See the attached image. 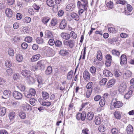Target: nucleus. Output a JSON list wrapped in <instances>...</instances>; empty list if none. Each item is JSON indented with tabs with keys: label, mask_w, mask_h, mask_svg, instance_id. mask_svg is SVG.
<instances>
[{
	"label": "nucleus",
	"mask_w": 134,
	"mask_h": 134,
	"mask_svg": "<svg viewBox=\"0 0 134 134\" xmlns=\"http://www.w3.org/2000/svg\"><path fill=\"white\" fill-rule=\"evenodd\" d=\"M112 97L115 96V98H113L111 101V104H113L114 107L116 108H119L121 107L123 105V103L122 102L118 101L116 97L117 96V93L116 91H114L112 93Z\"/></svg>",
	"instance_id": "1"
},
{
	"label": "nucleus",
	"mask_w": 134,
	"mask_h": 134,
	"mask_svg": "<svg viewBox=\"0 0 134 134\" xmlns=\"http://www.w3.org/2000/svg\"><path fill=\"white\" fill-rule=\"evenodd\" d=\"M77 6L79 9V15L82 14L83 12V9L86 10L88 7V3H83L82 4L80 1H78L77 2Z\"/></svg>",
	"instance_id": "2"
},
{
	"label": "nucleus",
	"mask_w": 134,
	"mask_h": 134,
	"mask_svg": "<svg viewBox=\"0 0 134 134\" xmlns=\"http://www.w3.org/2000/svg\"><path fill=\"white\" fill-rule=\"evenodd\" d=\"M63 44L65 48L68 49H72L75 45V41L71 40H64Z\"/></svg>",
	"instance_id": "3"
},
{
	"label": "nucleus",
	"mask_w": 134,
	"mask_h": 134,
	"mask_svg": "<svg viewBox=\"0 0 134 134\" xmlns=\"http://www.w3.org/2000/svg\"><path fill=\"white\" fill-rule=\"evenodd\" d=\"M46 62V60H42L38 61L37 64V67L34 66L33 68V69L34 71L37 70L38 69L41 70L44 69L45 67Z\"/></svg>",
	"instance_id": "4"
},
{
	"label": "nucleus",
	"mask_w": 134,
	"mask_h": 134,
	"mask_svg": "<svg viewBox=\"0 0 134 134\" xmlns=\"http://www.w3.org/2000/svg\"><path fill=\"white\" fill-rule=\"evenodd\" d=\"M127 88L126 83L125 82L122 83L120 84L119 91L121 93H122L126 90Z\"/></svg>",
	"instance_id": "5"
},
{
	"label": "nucleus",
	"mask_w": 134,
	"mask_h": 134,
	"mask_svg": "<svg viewBox=\"0 0 134 134\" xmlns=\"http://www.w3.org/2000/svg\"><path fill=\"white\" fill-rule=\"evenodd\" d=\"M132 10V6L130 4H128L126 6V8H125V13L127 15H130L131 14V12Z\"/></svg>",
	"instance_id": "6"
},
{
	"label": "nucleus",
	"mask_w": 134,
	"mask_h": 134,
	"mask_svg": "<svg viewBox=\"0 0 134 134\" xmlns=\"http://www.w3.org/2000/svg\"><path fill=\"white\" fill-rule=\"evenodd\" d=\"M21 109L22 110H24L26 111H27L31 109L30 105L27 103L23 104L21 106Z\"/></svg>",
	"instance_id": "7"
},
{
	"label": "nucleus",
	"mask_w": 134,
	"mask_h": 134,
	"mask_svg": "<svg viewBox=\"0 0 134 134\" xmlns=\"http://www.w3.org/2000/svg\"><path fill=\"white\" fill-rule=\"evenodd\" d=\"M121 65H125L127 63V59L126 55L122 54L120 58Z\"/></svg>",
	"instance_id": "8"
},
{
	"label": "nucleus",
	"mask_w": 134,
	"mask_h": 134,
	"mask_svg": "<svg viewBox=\"0 0 134 134\" xmlns=\"http://www.w3.org/2000/svg\"><path fill=\"white\" fill-rule=\"evenodd\" d=\"M21 74L23 76L26 77V78L32 75L30 71L26 70H23L21 72Z\"/></svg>",
	"instance_id": "9"
},
{
	"label": "nucleus",
	"mask_w": 134,
	"mask_h": 134,
	"mask_svg": "<svg viewBox=\"0 0 134 134\" xmlns=\"http://www.w3.org/2000/svg\"><path fill=\"white\" fill-rule=\"evenodd\" d=\"M75 5L73 3H70L66 6V10L68 11H71L74 10Z\"/></svg>",
	"instance_id": "10"
},
{
	"label": "nucleus",
	"mask_w": 134,
	"mask_h": 134,
	"mask_svg": "<svg viewBox=\"0 0 134 134\" xmlns=\"http://www.w3.org/2000/svg\"><path fill=\"white\" fill-rule=\"evenodd\" d=\"M132 73L130 71H127L124 72L123 74V77L125 79H127L131 77Z\"/></svg>",
	"instance_id": "11"
},
{
	"label": "nucleus",
	"mask_w": 134,
	"mask_h": 134,
	"mask_svg": "<svg viewBox=\"0 0 134 134\" xmlns=\"http://www.w3.org/2000/svg\"><path fill=\"white\" fill-rule=\"evenodd\" d=\"M6 16L9 18L12 17L13 15V12L11 9L7 8L6 9L5 11Z\"/></svg>",
	"instance_id": "12"
},
{
	"label": "nucleus",
	"mask_w": 134,
	"mask_h": 134,
	"mask_svg": "<svg viewBox=\"0 0 134 134\" xmlns=\"http://www.w3.org/2000/svg\"><path fill=\"white\" fill-rule=\"evenodd\" d=\"M83 77L84 79L86 80H88L90 78V74L87 70L84 71L83 74Z\"/></svg>",
	"instance_id": "13"
},
{
	"label": "nucleus",
	"mask_w": 134,
	"mask_h": 134,
	"mask_svg": "<svg viewBox=\"0 0 134 134\" xmlns=\"http://www.w3.org/2000/svg\"><path fill=\"white\" fill-rule=\"evenodd\" d=\"M67 24L66 21L64 19L62 20L61 22L59 25V27L60 29H63L66 26Z\"/></svg>",
	"instance_id": "14"
},
{
	"label": "nucleus",
	"mask_w": 134,
	"mask_h": 134,
	"mask_svg": "<svg viewBox=\"0 0 134 134\" xmlns=\"http://www.w3.org/2000/svg\"><path fill=\"white\" fill-rule=\"evenodd\" d=\"M60 35L63 38L66 40H68L70 37V35L66 33H62Z\"/></svg>",
	"instance_id": "15"
},
{
	"label": "nucleus",
	"mask_w": 134,
	"mask_h": 134,
	"mask_svg": "<svg viewBox=\"0 0 134 134\" xmlns=\"http://www.w3.org/2000/svg\"><path fill=\"white\" fill-rule=\"evenodd\" d=\"M99 61L97 59H94L93 62V64L98 66H102L104 62L102 61L101 62Z\"/></svg>",
	"instance_id": "16"
},
{
	"label": "nucleus",
	"mask_w": 134,
	"mask_h": 134,
	"mask_svg": "<svg viewBox=\"0 0 134 134\" xmlns=\"http://www.w3.org/2000/svg\"><path fill=\"white\" fill-rule=\"evenodd\" d=\"M126 131L128 134H132L133 131L132 126L129 125L126 127Z\"/></svg>",
	"instance_id": "17"
},
{
	"label": "nucleus",
	"mask_w": 134,
	"mask_h": 134,
	"mask_svg": "<svg viewBox=\"0 0 134 134\" xmlns=\"http://www.w3.org/2000/svg\"><path fill=\"white\" fill-rule=\"evenodd\" d=\"M69 53L67 50L64 49H61L59 51V54L62 56L66 55L69 54Z\"/></svg>",
	"instance_id": "18"
},
{
	"label": "nucleus",
	"mask_w": 134,
	"mask_h": 134,
	"mask_svg": "<svg viewBox=\"0 0 134 134\" xmlns=\"http://www.w3.org/2000/svg\"><path fill=\"white\" fill-rule=\"evenodd\" d=\"M115 80L114 79L110 80L107 83V87L108 88L111 87L114 84Z\"/></svg>",
	"instance_id": "19"
},
{
	"label": "nucleus",
	"mask_w": 134,
	"mask_h": 134,
	"mask_svg": "<svg viewBox=\"0 0 134 134\" xmlns=\"http://www.w3.org/2000/svg\"><path fill=\"white\" fill-rule=\"evenodd\" d=\"M70 16L73 19L78 21L79 19V17L77 14L75 13H71Z\"/></svg>",
	"instance_id": "20"
},
{
	"label": "nucleus",
	"mask_w": 134,
	"mask_h": 134,
	"mask_svg": "<svg viewBox=\"0 0 134 134\" xmlns=\"http://www.w3.org/2000/svg\"><path fill=\"white\" fill-rule=\"evenodd\" d=\"M104 75L106 77H111L112 76V73L109 70L105 69L104 70L103 72Z\"/></svg>",
	"instance_id": "21"
},
{
	"label": "nucleus",
	"mask_w": 134,
	"mask_h": 134,
	"mask_svg": "<svg viewBox=\"0 0 134 134\" xmlns=\"http://www.w3.org/2000/svg\"><path fill=\"white\" fill-rule=\"evenodd\" d=\"M50 19V18L47 16L43 17L42 18V21L44 24L47 25Z\"/></svg>",
	"instance_id": "22"
},
{
	"label": "nucleus",
	"mask_w": 134,
	"mask_h": 134,
	"mask_svg": "<svg viewBox=\"0 0 134 134\" xmlns=\"http://www.w3.org/2000/svg\"><path fill=\"white\" fill-rule=\"evenodd\" d=\"M53 37L52 33L50 31H47L45 32L44 37L45 38H49Z\"/></svg>",
	"instance_id": "23"
},
{
	"label": "nucleus",
	"mask_w": 134,
	"mask_h": 134,
	"mask_svg": "<svg viewBox=\"0 0 134 134\" xmlns=\"http://www.w3.org/2000/svg\"><path fill=\"white\" fill-rule=\"evenodd\" d=\"M103 57L101 52L100 51H98L97 53V59L99 61H101Z\"/></svg>",
	"instance_id": "24"
},
{
	"label": "nucleus",
	"mask_w": 134,
	"mask_h": 134,
	"mask_svg": "<svg viewBox=\"0 0 134 134\" xmlns=\"http://www.w3.org/2000/svg\"><path fill=\"white\" fill-rule=\"evenodd\" d=\"M41 57L40 54L35 55L33 56L31 58V61L32 62H34L38 60Z\"/></svg>",
	"instance_id": "25"
},
{
	"label": "nucleus",
	"mask_w": 134,
	"mask_h": 134,
	"mask_svg": "<svg viewBox=\"0 0 134 134\" xmlns=\"http://www.w3.org/2000/svg\"><path fill=\"white\" fill-rule=\"evenodd\" d=\"M31 75L27 78V81L30 84H33L35 81V79L31 76Z\"/></svg>",
	"instance_id": "26"
},
{
	"label": "nucleus",
	"mask_w": 134,
	"mask_h": 134,
	"mask_svg": "<svg viewBox=\"0 0 134 134\" xmlns=\"http://www.w3.org/2000/svg\"><path fill=\"white\" fill-rule=\"evenodd\" d=\"M108 41L110 43L115 44V43L118 42V40L117 38L114 37L112 38L109 39Z\"/></svg>",
	"instance_id": "27"
},
{
	"label": "nucleus",
	"mask_w": 134,
	"mask_h": 134,
	"mask_svg": "<svg viewBox=\"0 0 134 134\" xmlns=\"http://www.w3.org/2000/svg\"><path fill=\"white\" fill-rule=\"evenodd\" d=\"M42 95L43 98L45 100H46L49 97V94L46 92H43L42 93Z\"/></svg>",
	"instance_id": "28"
},
{
	"label": "nucleus",
	"mask_w": 134,
	"mask_h": 134,
	"mask_svg": "<svg viewBox=\"0 0 134 134\" xmlns=\"http://www.w3.org/2000/svg\"><path fill=\"white\" fill-rule=\"evenodd\" d=\"M6 112V109L4 107L0 108V116H1L4 115Z\"/></svg>",
	"instance_id": "29"
},
{
	"label": "nucleus",
	"mask_w": 134,
	"mask_h": 134,
	"mask_svg": "<svg viewBox=\"0 0 134 134\" xmlns=\"http://www.w3.org/2000/svg\"><path fill=\"white\" fill-rule=\"evenodd\" d=\"M57 23V20L56 18H53L52 19L51 23L50 25L51 26H54Z\"/></svg>",
	"instance_id": "30"
},
{
	"label": "nucleus",
	"mask_w": 134,
	"mask_h": 134,
	"mask_svg": "<svg viewBox=\"0 0 134 134\" xmlns=\"http://www.w3.org/2000/svg\"><path fill=\"white\" fill-rule=\"evenodd\" d=\"M55 47L60 48L62 46L63 44L61 41L59 40L56 41L55 42Z\"/></svg>",
	"instance_id": "31"
},
{
	"label": "nucleus",
	"mask_w": 134,
	"mask_h": 134,
	"mask_svg": "<svg viewBox=\"0 0 134 134\" xmlns=\"http://www.w3.org/2000/svg\"><path fill=\"white\" fill-rule=\"evenodd\" d=\"M52 71V67L51 66H49L47 67L45 72L46 74L47 75H49L51 73Z\"/></svg>",
	"instance_id": "32"
},
{
	"label": "nucleus",
	"mask_w": 134,
	"mask_h": 134,
	"mask_svg": "<svg viewBox=\"0 0 134 134\" xmlns=\"http://www.w3.org/2000/svg\"><path fill=\"white\" fill-rule=\"evenodd\" d=\"M37 81L38 82V86L39 87H41L43 84L42 80L41 77H39L37 78Z\"/></svg>",
	"instance_id": "33"
},
{
	"label": "nucleus",
	"mask_w": 134,
	"mask_h": 134,
	"mask_svg": "<svg viewBox=\"0 0 134 134\" xmlns=\"http://www.w3.org/2000/svg\"><path fill=\"white\" fill-rule=\"evenodd\" d=\"M73 72L72 71H69L67 74V78L68 80H71L72 77Z\"/></svg>",
	"instance_id": "34"
},
{
	"label": "nucleus",
	"mask_w": 134,
	"mask_h": 134,
	"mask_svg": "<svg viewBox=\"0 0 134 134\" xmlns=\"http://www.w3.org/2000/svg\"><path fill=\"white\" fill-rule=\"evenodd\" d=\"M107 80V79L105 78L102 79L100 81V85L102 86H104L106 84Z\"/></svg>",
	"instance_id": "35"
},
{
	"label": "nucleus",
	"mask_w": 134,
	"mask_h": 134,
	"mask_svg": "<svg viewBox=\"0 0 134 134\" xmlns=\"http://www.w3.org/2000/svg\"><path fill=\"white\" fill-rule=\"evenodd\" d=\"M132 94V91H129L124 96V98L126 99L129 98Z\"/></svg>",
	"instance_id": "36"
},
{
	"label": "nucleus",
	"mask_w": 134,
	"mask_h": 134,
	"mask_svg": "<svg viewBox=\"0 0 134 134\" xmlns=\"http://www.w3.org/2000/svg\"><path fill=\"white\" fill-rule=\"evenodd\" d=\"M17 87L21 91H24L25 90V87L23 84H20L17 86Z\"/></svg>",
	"instance_id": "37"
},
{
	"label": "nucleus",
	"mask_w": 134,
	"mask_h": 134,
	"mask_svg": "<svg viewBox=\"0 0 134 134\" xmlns=\"http://www.w3.org/2000/svg\"><path fill=\"white\" fill-rule=\"evenodd\" d=\"M5 65L7 68H10L12 66V63L10 61L7 60L5 62Z\"/></svg>",
	"instance_id": "38"
},
{
	"label": "nucleus",
	"mask_w": 134,
	"mask_h": 134,
	"mask_svg": "<svg viewBox=\"0 0 134 134\" xmlns=\"http://www.w3.org/2000/svg\"><path fill=\"white\" fill-rule=\"evenodd\" d=\"M112 54L115 56H119L120 54V52L115 49H113L111 51Z\"/></svg>",
	"instance_id": "39"
},
{
	"label": "nucleus",
	"mask_w": 134,
	"mask_h": 134,
	"mask_svg": "<svg viewBox=\"0 0 134 134\" xmlns=\"http://www.w3.org/2000/svg\"><path fill=\"white\" fill-rule=\"evenodd\" d=\"M47 5L49 7H52L54 5V1L52 0H47Z\"/></svg>",
	"instance_id": "40"
},
{
	"label": "nucleus",
	"mask_w": 134,
	"mask_h": 134,
	"mask_svg": "<svg viewBox=\"0 0 134 134\" xmlns=\"http://www.w3.org/2000/svg\"><path fill=\"white\" fill-rule=\"evenodd\" d=\"M106 129V127L102 125L99 126L98 127L99 131L100 132H104Z\"/></svg>",
	"instance_id": "41"
},
{
	"label": "nucleus",
	"mask_w": 134,
	"mask_h": 134,
	"mask_svg": "<svg viewBox=\"0 0 134 134\" xmlns=\"http://www.w3.org/2000/svg\"><path fill=\"white\" fill-rule=\"evenodd\" d=\"M107 5L108 7L110 9H112L114 7L113 3L111 1L108 2L107 4Z\"/></svg>",
	"instance_id": "42"
},
{
	"label": "nucleus",
	"mask_w": 134,
	"mask_h": 134,
	"mask_svg": "<svg viewBox=\"0 0 134 134\" xmlns=\"http://www.w3.org/2000/svg\"><path fill=\"white\" fill-rule=\"evenodd\" d=\"M23 7L22 3H17V11L21 10Z\"/></svg>",
	"instance_id": "43"
},
{
	"label": "nucleus",
	"mask_w": 134,
	"mask_h": 134,
	"mask_svg": "<svg viewBox=\"0 0 134 134\" xmlns=\"http://www.w3.org/2000/svg\"><path fill=\"white\" fill-rule=\"evenodd\" d=\"M32 40V37L30 36L27 37L25 39V41L29 43L31 42Z\"/></svg>",
	"instance_id": "44"
},
{
	"label": "nucleus",
	"mask_w": 134,
	"mask_h": 134,
	"mask_svg": "<svg viewBox=\"0 0 134 134\" xmlns=\"http://www.w3.org/2000/svg\"><path fill=\"white\" fill-rule=\"evenodd\" d=\"M23 55L21 54L17 55V61L19 62H21L23 60Z\"/></svg>",
	"instance_id": "45"
},
{
	"label": "nucleus",
	"mask_w": 134,
	"mask_h": 134,
	"mask_svg": "<svg viewBox=\"0 0 134 134\" xmlns=\"http://www.w3.org/2000/svg\"><path fill=\"white\" fill-rule=\"evenodd\" d=\"M8 54L10 56H12L14 54V51L13 49L11 48H9L8 51Z\"/></svg>",
	"instance_id": "46"
},
{
	"label": "nucleus",
	"mask_w": 134,
	"mask_h": 134,
	"mask_svg": "<svg viewBox=\"0 0 134 134\" xmlns=\"http://www.w3.org/2000/svg\"><path fill=\"white\" fill-rule=\"evenodd\" d=\"M11 94V92L9 90H6L4 91L3 94L5 96H9Z\"/></svg>",
	"instance_id": "47"
},
{
	"label": "nucleus",
	"mask_w": 134,
	"mask_h": 134,
	"mask_svg": "<svg viewBox=\"0 0 134 134\" xmlns=\"http://www.w3.org/2000/svg\"><path fill=\"white\" fill-rule=\"evenodd\" d=\"M90 71L91 73L94 75L96 72V68L94 66H92L90 68Z\"/></svg>",
	"instance_id": "48"
},
{
	"label": "nucleus",
	"mask_w": 134,
	"mask_h": 134,
	"mask_svg": "<svg viewBox=\"0 0 134 134\" xmlns=\"http://www.w3.org/2000/svg\"><path fill=\"white\" fill-rule=\"evenodd\" d=\"M105 99L104 98H102L100 101L99 104L101 107H103L104 105L105 104Z\"/></svg>",
	"instance_id": "49"
},
{
	"label": "nucleus",
	"mask_w": 134,
	"mask_h": 134,
	"mask_svg": "<svg viewBox=\"0 0 134 134\" xmlns=\"http://www.w3.org/2000/svg\"><path fill=\"white\" fill-rule=\"evenodd\" d=\"M36 42L38 44H42L43 42V40L41 37H37L36 40Z\"/></svg>",
	"instance_id": "50"
},
{
	"label": "nucleus",
	"mask_w": 134,
	"mask_h": 134,
	"mask_svg": "<svg viewBox=\"0 0 134 134\" xmlns=\"http://www.w3.org/2000/svg\"><path fill=\"white\" fill-rule=\"evenodd\" d=\"M71 37L73 39H76L77 37V34L73 31H72L70 33Z\"/></svg>",
	"instance_id": "51"
},
{
	"label": "nucleus",
	"mask_w": 134,
	"mask_h": 134,
	"mask_svg": "<svg viewBox=\"0 0 134 134\" xmlns=\"http://www.w3.org/2000/svg\"><path fill=\"white\" fill-rule=\"evenodd\" d=\"M36 100L35 99L31 98L30 100V103L31 105L34 106L36 104Z\"/></svg>",
	"instance_id": "52"
},
{
	"label": "nucleus",
	"mask_w": 134,
	"mask_h": 134,
	"mask_svg": "<svg viewBox=\"0 0 134 134\" xmlns=\"http://www.w3.org/2000/svg\"><path fill=\"white\" fill-rule=\"evenodd\" d=\"M108 31L111 33H114L116 32V30L113 27H110L108 28Z\"/></svg>",
	"instance_id": "53"
},
{
	"label": "nucleus",
	"mask_w": 134,
	"mask_h": 134,
	"mask_svg": "<svg viewBox=\"0 0 134 134\" xmlns=\"http://www.w3.org/2000/svg\"><path fill=\"white\" fill-rule=\"evenodd\" d=\"M29 93L32 96H35L36 93V91L35 90L32 88L30 89Z\"/></svg>",
	"instance_id": "54"
},
{
	"label": "nucleus",
	"mask_w": 134,
	"mask_h": 134,
	"mask_svg": "<svg viewBox=\"0 0 134 134\" xmlns=\"http://www.w3.org/2000/svg\"><path fill=\"white\" fill-rule=\"evenodd\" d=\"M115 117H120L121 116L120 112L118 111H116L114 113Z\"/></svg>",
	"instance_id": "55"
},
{
	"label": "nucleus",
	"mask_w": 134,
	"mask_h": 134,
	"mask_svg": "<svg viewBox=\"0 0 134 134\" xmlns=\"http://www.w3.org/2000/svg\"><path fill=\"white\" fill-rule=\"evenodd\" d=\"M31 20V19L29 17H25L24 19V22L25 23H29Z\"/></svg>",
	"instance_id": "56"
},
{
	"label": "nucleus",
	"mask_w": 134,
	"mask_h": 134,
	"mask_svg": "<svg viewBox=\"0 0 134 134\" xmlns=\"http://www.w3.org/2000/svg\"><path fill=\"white\" fill-rule=\"evenodd\" d=\"M101 122V120L100 118H95V122L96 125H99Z\"/></svg>",
	"instance_id": "57"
},
{
	"label": "nucleus",
	"mask_w": 134,
	"mask_h": 134,
	"mask_svg": "<svg viewBox=\"0 0 134 134\" xmlns=\"http://www.w3.org/2000/svg\"><path fill=\"white\" fill-rule=\"evenodd\" d=\"M51 104V103L49 102H42V105L45 106H49Z\"/></svg>",
	"instance_id": "58"
},
{
	"label": "nucleus",
	"mask_w": 134,
	"mask_h": 134,
	"mask_svg": "<svg viewBox=\"0 0 134 134\" xmlns=\"http://www.w3.org/2000/svg\"><path fill=\"white\" fill-rule=\"evenodd\" d=\"M119 132L118 129L116 128H114L111 130V132L113 134H117Z\"/></svg>",
	"instance_id": "59"
},
{
	"label": "nucleus",
	"mask_w": 134,
	"mask_h": 134,
	"mask_svg": "<svg viewBox=\"0 0 134 134\" xmlns=\"http://www.w3.org/2000/svg\"><path fill=\"white\" fill-rule=\"evenodd\" d=\"M33 7L34 9L38 12L40 8V7L38 5H37L36 4H34L33 5Z\"/></svg>",
	"instance_id": "60"
},
{
	"label": "nucleus",
	"mask_w": 134,
	"mask_h": 134,
	"mask_svg": "<svg viewBox=\"0 0 134 134\" xmlns=\"http://www.w3.org/2000/svg\"><path fill=\"white\" fill-rule=\"evenodd\" d=\"M48 43L49 45L52 46L55 43V42L53 39H50Z\"/></svg>",
	"instance_id": "61"
},
{
	"label": "nucleus",
	"mask_w": 134,
	"mask_h": 134,
	"mask_svg": "<svg viewBox=\"0 0 134 134\" xmlns=\"http://www.w3.org/2000/svg\"><path fill=\"white\" fill-rule=\"evenodd\" d=\"M21 46L23 49H26L27 47V43L25 42L21 44Z\"/></svg>",
	"instance_id": "62"
},
{
	"label": "nucleus",
	"mask_w": 134,
	"mask_h": 134,
	"mask_svg": "<svg viewBox=\"0 0 134 134\" xmlns=\"http://www.w3.org/2000/svg\"><path fill=\"white\" fill-rule=\"evenodd\" d=\"M105 58L107 59L109 61H111L112 60V57L111 55L109 54H107L105 56Z\"/></svg>",
	"instance_id": "63"
},
{
	"label": "nucleus",
	"mask_w": 134,
	"mask_h": 134,
	"mask_svg": "<svg viewBox=\"0 0 134 134\" xmlns=\"http://www.w3.org/2000/svg\"><path fill=\"white\" fill-rule=\"evenodd\" d=\"M93 85V83L91 82H90L87 84L86 87L88 89H90L91 88Z\"/></svg>",
	"instance_id": "64"
}]
</instances>
